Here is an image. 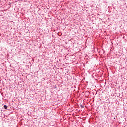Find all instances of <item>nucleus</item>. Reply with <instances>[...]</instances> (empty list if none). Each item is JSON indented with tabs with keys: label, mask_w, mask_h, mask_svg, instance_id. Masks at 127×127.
<instances>
[{
	"label": "nucleus",
	"mask_w": 127,
	"mask_h": 127,
	"mask_svg": "<svg viewBox=\"0 0 127 127\" xmlns=\"http://www.w3.org/2000/svg\"><path fill=\"white\" fill-rule=\"evenodd\" d=\"M4 109H7V106H6V105H4Z\"/></svg>",
	"instance_id": "nucleus-1"
},
{
	"label": "nucleus",
	"mask_w": 127,
	"mask_h": 127,
	"mask_svg": "<svg viewBox=\"0 0 127 127\" xmlns=\"http://www.w3.org/2000/svg\"><path fill=\"white\" fill-rule=\"evenodd\" d=\"M80 106H81V108L82 109H83L84 108V106L82 105H80Z\"/></svg>",
	"instance_id": "nucleus-2"
}]
</instances>
